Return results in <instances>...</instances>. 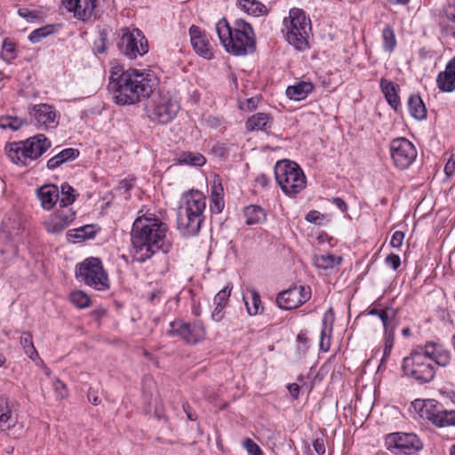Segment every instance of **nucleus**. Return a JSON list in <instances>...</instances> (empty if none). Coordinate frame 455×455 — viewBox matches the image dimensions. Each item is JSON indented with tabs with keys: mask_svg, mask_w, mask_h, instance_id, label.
I'll return each instance as SVG.
<instances>
[{
	"mask_svg": "<svg viewBox=\"0 0 455 455\" xmlns=\"http://www.w3.org/2000/svg\"><path fill=\"white\" fill-rule=\"evenodd\" d=\"M132 253L135 260L145 262L156 252L170 251L172 243L168 236V226L154 213L140 214L131 231Z\"/></svg>",
	"mask_w": 455,
	"mask_h": 455,
	"instance_id": "f257e3e1",
	"label": "nucleus"
},
{
	"mask_svg": "<svg viewBox=\"0 0 455 455\" xmlns=\"http://www.w3.org/2000/svg\"><path fill=\"white\" fill-rule=\"evenodd\" d=\"M155 81L149 73L136 68L124 70L121 66L112 68L109 76V91L117 105H133L149 97Z\"/></svg>",
	"mask_w": 455,
	"mask_h": 455,
	"instance_id": "f03ea898",
	"label": "nucleus"
},
{
	"mask_svg": "<svg viewBox=\"0 0 455 455\" xmlns=\"http://www.w3.org/2000/svg\"><path fill=\"white\" fill-rule=\"evenodd\" d=\"M216 32L225 50L235 56H244L256 49V39L251 25L242 19L230 26L225 18L216 23Z\"/></svg>",
	"mask_w": 455,
	"mask_h": 455,
	"instance_id": "7ed1b4c3",
	"label": "nucleus"
},
{
	"mask_svg": "<svg viewBox=\"0 0 455 455\" xmlns=\"http://www.w3.org/2000/svg\"><path fill=\"white\" fill-rule=\"evenodd\" d=\"M205 207L206 198L202 192L191 190L182 196L177 213V227L184 236L198 234Z\"/></svg>",
	"mask_w": 455,
	"mask_h": 455,
	"instance_id": "20e7f679",
	"label": "nucleus"
},
{
	"mask_svg": "<svg viewBox=\"0 0 455 455\" xmlns=\"http://www.w3.org/2000/svg\"><path fill=\"white\" fill-rule=\"evenodd\" d=\"M52 146L44 134H37L25 140L7 143L5 152L8 158L16 165L27 166L38 159Z\"/></svg>",
	"mask_w": 455,
	"mask_h": 455,
	"instance_id": "39448f33",
	"label": "nucleus"
},
{
	"mask_svg": "<svg viewBox=\"0 0 455 455\" xmlns=\"http://www.w3.org/2000/svg\"><path fill=\"white\" fill-rule=\"evenodd\" d=\"M283 29L285 39L298 51L308 48V32L311 30V21L305 12L299 8H291L288 17L283 20Z\"/></svg>",
	"mask_w": 455,
	"mask_h": 455,
	"instance_id": "423d86ee",
	"label": "nucleus"
},
{
	"mask_svg": "<svg viewBox=\"0 0 455 455\" xmlns=\"http://www.w3.org/2000/svg\"><path fill=\"white\" fill-rule=\"evenodd\" d=\"M275 176L281 189L289 196L299 194L306 188V176L294 162L283 160L275 166Z\"/></svg>",
	"mask_w": 455,
	"mask_h": 455,
	"instance_id": "0eeeda50",
	"label": "nucleus"
},
{
	"mask_svg": "<svg viewBox=\"0 0 455 455\" xmlns=\"http://www.w3.org/2000/svg\"><path fill=\"white\" fill-rule=\"evenodd\" d=\"M402 369L407 377L420 384L430 382L435 375V364L428 362L427 357L417 347L403 358Z\"/></svg>",
	"mask_w": 455,
	"mask_h": 455,
	"instance_id": "6e6552de",
	"label": "nucleus"
},
{
	"mask_svg": "<svg viewBox=\"0 0 455 455\" xmlns=\"http://www.w3.org/2000/svg\"><path fill=\"white\" fill-rule=\"evenodd\" d=\"M76 275L86 285L98 291L108 288V278L101 261L97 258H90L76 266Z\"/></svg>",
	"mask_w": 455,
	"mask_h": 455,
	"instance_id": "1a4fd4ad",
	"label": "nucleus"
},
{
	"mask_svg": "<svg viewBox=\"0 0 455 455\" xmlns=\"http://www.w3.org/2000/svg\"><path fill=\"white\" fill-rule=\"evenodd\" d=\"M119 35L118 48L129 59H136L148 52V41L139 28H123Z\"/></svg>",
	"mask_w": 455,
	"mask_h": 455,
	"instance_id": "9d476101",
	"label": "nucleus"
},
{
	"mask_svg": "<svg viewBox=\"0 0 455 455\" xmlns=\"http://www.w3.org/2000/svg\"><path fill=\"white\" fill-rule=\"evenodd\" d=\"M153 101L148 118L154 123L166 124L175 118L180 110L179 103L168 95L159 94Z\"/></svg>",
	"mask_w": 455,
	"mask_h": 455,
	"instance_id": "9b49d317",
	"label": "nucleus"
},
{
	"mask_svg": "<svg viewBox=\"0 0 455 455\" xmlns=\"http://www.w3.org/2000/svg\"><path fill=\"white\" fill-rule=\"evenodd\" d=\"M390 154L394 164L402 170L407 169L414 162L417 150L414 145L405 138H396L390 143Z\"/></svg>",
	"mask_w": 455,
	"mask_h": 455,
	"instance_id": "f8f14e48",
	"label": "nucleus"
},
{
	"mask_svg": "<svg viewBox=\"0 0 455 455\" xmlns=\"http://www.w3.org/2000/svg\"><path fill=\"white\" fill-rule=\"evenodd\" d=\"M387 449L397 453L410 455L422 448L418 436L412 433H393L386 439Z\"/></svg>",
	"mask_w": 455,
	"mask_h": 455,
	"instance_id": "ddd939ff",
	"label": "nucleus"
},
{
	"mask_svg": "<svg viewBox=\"0 0 455 455\" xmlns=\"http://www.w3.org/2000/svg\"><path fill=\"white\" fill-rule=\"evenodd\" d=\"M311 298L309 286H292L277 295L276 303L284 310H291L308 301Z\"/></svg>",
	"mask_w": 455,
	"mask_h": 455,
	"instance_id": "4468645a",
	"label": "nucleus"
},
{
	"mask_svg": "<svg viewBox=\"0 0 455 455\" xmlns=\"http://www.w3.org/2000/svg\"><path fill=\"white\" fill-rule=\"evenodd\" d=\"M170 335L180 336L188 343L195 344L204 339L206 331L203 323H195L193 324L181 321H175L170 323Z\"/></svg>",
	"mask_w": 455,
	"mask_h": 455,
	"instance_id": "2eb2a0df",
	"label": "nucleus"
},
{
	"mask_svg": "<svg viewBox=\"0 0 455 455\" xmlns=\"http://www.w3.org/2000/svg\"><path fill=\"white\" fill-rule=\"evenodd\" d=\"M76 219V212L70 207L59 208L44 221L45 230L49 234L62 233Z\"/></svg>",
	"mask_w": 455,
	"mask_h": 455,
	"instance_id": "dca6fc26",
	"label": "nucleus"
},
{
	"mask_svg": "<svg viewBox=\"0 0 455 455\" xmlns=\"http://www.w3.org/2000/svg\"><path fill=\"white\" fill-rule=\"evenodd\" d=\"M420 416L425 417L439 427L455 426V410L446 411L435 409V404L433 400L423 403Z\"/></svg>",
	"mask_w": 455,
	"mask_h": 455,
	"instance_id": "f3484780",
	"label": "nucleus"
},
{
	"mask_svg": "<svg viewBox=\"0 0 455 455\" xmlns=\"http://www.w3.org/2000/svg\"><path fill=\"white\" fill-rule=\"evenodd\" d=\"M30 115L36 125L41 129L55 128L59 124L60 115L52 105L44 103L35 105Z\"/></svg>",
	"mask_w": 455,
	"mask_h": 455,
	"instance_id": "a211bd4d",
	"label": "nucleus"
},
{
	"mask_svg": "<svg viewBox=\"0 0 455 455\" xmlns=\"http://www.w3.org/2000/svg\"><path fill=\"white\" fill-rule=\"evenodd\" d=\"M97 0H62V4L74 18L84 22L95 18Z\"/></svg>",
	"mask_w": 455,
	"mask_h": 455,
	"instance_id": "6ab92c4d",
	"label": "nucleus"
},
{
	"mask_svg": "<svg viewBox=\"0 0 455 455\" xmlns=\"http://www.w3.org/2000/svg\"><path fill=\"white\" fill-rule=\"evenodd\" d=\"M417 348L427 357L428 362L435 363V365L446 367L451 363V352L440 343L427 341L423 346L417 347Z\"/></svg>",
	"mask_w": 455,
	"mask_h": 455,
	"instance_id": "aec40b11",
	"label": "nucleus"
},
{
	"mask_svg": "<svg viewBox=\"0 0 455 455\" xmlns=\"http://www.w3.org/2000/svg\"><path fill=\"white\" fill-rule=\"evenodd\" d=\"M189 35L192 46L196 52L204 59L211 60L213 57V53L206 35L195 25L190 27Z\"/></svg>",
	"mask_w": 455,
	"mask_h": 455,
	"instance_id": "412c9836",
	"label": "nucleus"
},
{
	"mask_svg": "<svg viewBox=\"0 0 455 455\" xmlns=\"http://www.w3.org/2000/svg\"><path fill=\"white\" fill-rule=\"evenodd\" d=\"M436 85L443 92L455 91V56L446 64L445 69L438 74Z\"/></svg>",
	"mask_w": 455,
	"mask_h": 455,
	"instance_id": "4be33fe9",
	"label": "nucleus"
},
{
	"mask_svg": "<svg viewBox=\"0 0 455 455\" xmlns=\"http://www.w3.org/2000/svg\"><path fill=\"white\" fill-rule=\"evenodd\" d=\"M232 289L233 286L228 283L215 295L213 299L214 308L212 312V319L214 322H220L224 318V309L228 303Z\"/></svg>",
	"mask_w": 455,
	"mask_h": 455,
	"instance_id": "5701e85b",
	"label": "nucleus"
},
{
	"mask_svg": "<svg viewBox=\"0 0 455 455\" xmlns=\"http://www.w3.org/2000/svg\"><path fill=\"white\" fill-rule=\"evenodd\" d=\"M37 198L44 210H51L59 202L60 189L56 185L46 184L36 190Z\"/></svg>",
	"mask_w": 455,
	"mask_h": 455,
	"instance_id": "b1692460",
	"label": "nucleus"
},
{
	"mask_svg": "<svg viewBox=\"0 0 455 455\" xmlns=\"http://www.w3.org/2000/svg\"><path fill=\"white\" fill-rule=\"evenodd\" d=\"M380 89L389 106L395 111H398L401 108V101L398 95L399 86L392 81L382 78L380 80Z\"/></svg>",
	"mask_w": 455,
	"mask_h": 455,
	"instance_id": "393cba45",
	"label": "nucleus"
},
{
	"mask_svg": "<svg viewBox=\"0 0 455 455\" xmlns=\"http://www.w3.org/2000/svg\"><path fill=\"white\" fill-rule=\"evenodd\" d=\"M273 118L266 113H257L246 121V129L250 132L264 131L267 132L271 128Z\"/></svg>",
	"mask_w": 455,
	"mask_h": 455,
	"instance_id": "a878e982",
	"label": "nucleus"
},
{
	"mask_svg": "<svg viewBox=\"0 0 455 455\" xmlns=\"http://www.w3.org/2000/svg\"><path fill=\"white\" fill-rule=\"evenodd\" d=\"M314 85L309 81H300L286 89V95L290 100H302L313 91Z\"/></svg>",
	"mask_w": 455,
	"mask_h": 455,
	"instance_id": "bb28decb",
	"label": "nucleus"
},
{
	"mask_svg": "<svg viewBox=\"0 0 455 455\" xmlns=\"http://www.w3.org/2000/svg\"><path fill=\"white\" fill-rule=\"evenodd\" d=\"M79 156V150L73 148H68L61 150L47 161V168L50 170H55L60 167L62 164L75 160Z\"/></svg>",
	"mask_w": 455,
	"mask_h": 455,
	"instance_id": "cd10ccee",
	"label": "nucleus"
},
{
	"mask_svg": "<svg viewBox=\"0 0 455 455\" xmlns=\"http://www.w3.org/2000/svg\"><path fill=\"white\" fill-rule=\"evenodd\" d=\"M237 6L249 15L264 16L268 13L267 6L259 0H237Z\"/></svg>",
	"mask_w": 455,
	"mask_h": 455,
	"instance_id": "c85d7f7f",
	"label": "nucleus"
},
{
	"mask_svg": "<svg viewBox=\"0 0 455 455\" xmlns=\"http://www.w3.org/2000/svg\"><path fill=\"white\" fill-rule=\"evenodd\" d=\"M341 261V257H337L331 253L315 254L313 257L314 266L323 270L332 269L335 267L339 266Z\"/></svg>",
	"mask_w": 455,
	"mask_h": 455,
	"instance_id": "c756f323",
	"label": "nucleus"
},
{
	"mask_svg": "<svg viewBox=\"0 0 455 455\" xmlns=\"http://www.w3.org/2000/svg\"><path fill=\"white\" fill-rule=\"evenodd\" d=\"M408 108L411 116L416 120L422 121L427 118V108L419 95L411 94L409 97Z\"/></svg>",
	"mask_w": 455,
	"mask_h": 455,
	"instance_id": "7c9ffc66",
	"label": "nucleus"
},
{
	"mask_svg": "<svg viewBox=\"0 0 455 455\" xmlns=\"http://www.w3.org/2000/svg\"><path fill=\"white\" fill-rule=\"evenodd\" d=\"M243 212L247 225L260 224L263 223L267 219L266 211L259 205H249L244 208Z\"/></svg>",
	"mask_w": 455,
	"mask_h": 455,
	"instance_id": "2f4dec72",
	"label": "nucleus"
},
{
	"mask_svg": "<svg viewBox=\"0 0 455 455\" xmlns=\"http://www.w3.org/2000/svg\"><path fill=\"white\" fill-rule=\"evenodd\" d=\"M180 164L191 165L196 167L203 166L206 158L199 152L182 151L176 158Z\"/></svg>",
	"mask_w": 455,
	"mask_h": 455,
	"instance_id": "473e14b6",
	"label": "nucleus"
},
{
	"mask_svg": "<svg viewBox=\"0 0 455 455\" xmlns=\"http://www.w3.org/2000/svg\"><path fill=\"white\" fill-rule=\"evenodd\" d=\"M8 226L6 222L3 223V228L0 232V252L5 256V260H11L15 258L18 254L17 245L12 242H9L6 246L3 247V241L7 238V234H11L9 230H7Z\"/></svg>",
	"mask_w": 455,
	"mask_h": 455,
	"instance_id": "72a5a7b5",
	"label": "nucleus"
},
{
	"mask_svg": "<svg viewBox=\"0 0 455 455\" xmlns=\"http://www.w3.org/2000/svg\"><path fill=\"white\" fill-rule=\"evenodd\" d=\"M223 188L220 184H213L211 188V211L220 213L224 208Z\"/></svg>",
	"mask_w": 455,
	"mask_h": 455,
	"instance_id": "f704fd0d",
	"label": "nucleus"
},
{
	"mask_svg": "<svg viewBox=\"0 0 455 455\" xmlns=\"http://www.w3.org/2000/svg\"><path fill=\"white\" fill-rule=\"evenodd\" d=\"M247 291L251 295V302L247 300L245 296L243 297L247 312L250 315H256L263 308L259 293L252 287L248 288Z\"/></svg>",
	"mask_w": 455,
	"mask_h": 455,
	"instance_id": "c9c22d12",
	"label": "nucleus"
},
{
	"mask_svg": "<svg viewBox=\"0 0 455 455\" xmlns=\"http://www.w3.org/2000/svg\"><path fill=\"white\" fill-rule=\"evenodd\" d=\"M76 200L74 188L68 183H63L60 190V208L68 207Z\"/></svg>",
	"mask_w": 455,
	"mask_h": 455,
	"instance_id": "e433bc0d",
	"label": "nucleus"
},
{
	"mask_svg": "<svg viewBox=\"0 0 455 455\" xmlns=\"http://www.w3.org/2000/svg\"><path fill=\"white\" fill-rule=\"evenodd\" d=\"M397 312L393 307H385L381 309L379 319L382 322L385 331L395 330V320Z\"/></svg>",
	"mask_w": 455,
	"mask_h": 455,
	"instance_id": "4c0bfd02",
	"label": "nucleus"
},
{
	"mask_svg": "<svg viewBox=\"0 0 455 455\" xmlns=\"http://www.w3.org/2000/svg\"><path fill=\"white\" fill-rule=\"evenodd\" d=\"M20 343L25 352V354L32 360H36L38 357V353L34 347L32 335L29 332H22L20 337Z\"/></svg>",
	"mask_w": 455,
	"mask_h": 455,
	"instance_id": "58836bf2",
	"label": "nucleus"
},
{
	"mask_svg": "<svg viewBox=\"0 0 455 455\" xmlns=\"http://www.w3.org/2000/svg\"><path fill=\"white\" fill-rule=\"evenodd\" d=\"M92 226H84L78 228L71 229L68 232L67 236L68 240L73 243L79 242L84 240L86 238L92 237Z\"/></svg>",
	"mask_w": 455,
	"mask_h": 455,
	"instance_id": "ea45409f",
	"label": "nucleus"
},
{
	"mask_svg": "<svg viewBox=\"0 0 455 455\" xmlns=\"http://www.w3.org/2000/svg\"><path fill=\"white\" fill-rule=\"evenodd\" d=\"M383 48L387 52H392L396 46V38L393 28L387 25L382 30Z\"/></svg>",
	"mask_w": 455,
	"mask_h": 455,
	"instance_id": "a19ab883",
	"label": "nucleus"
},
{
	"mask_svg": "<svg viewBox=\"0 0 455 455\" xmlns=\"http://www.w3.org/2000/svg\"><path fill=\"white\" fill-rule=\"evenodd\" d=\"M24 121L12 116H5L0 117V128L3 130H12L17 131L19 130L23 124Z\"/></svg>",
	"mask_w": 455,
	"mask_h": 455,
	"instance_id": "79ce46f5",
	"label": "nucleus"
},
{
	"mask_svg": "<svg viewBox=\"0 0 455 455\" xmlns=\"http://www.w3.org/2000/svg\"><path fill=\"white\" fill-rule=\"evenodd\" d=\"M54 32V27L52 25L44 26L42 28H36L33 30L29 36L28 39L33 44L39 43L43 38L47 36L52 34Z\"/></svg>",
	"mask_w": 455,
	"mask_h": 455,
	"instance_id": "37998d69",
	"label": "nucleus"
},
{
	"mask_svg": "<svg viewBox=\"0 0 455 455\" xmlns=\"http://www.w3.org/2000/svg\"><path fill=\"white\" fill-rule=\"evenodd\" d=\"M70 301L79 308H84L90 305L89 296L81 291H75L69 295Z\"/></svg>",
	"mask_w": 455,
	"mask_h": 455,
	"instance_id": "c03bdc74",
	"label": "nucleus"
},
{
	"mask_svg": "<svg viewBox=\"0 0 455 455\" xmlns=\"http://www.w3.org/2000/svg\"><path fill=\"white\" fill-rule=\"evenodd\" d=\"M322 322H323V328L321 331L320 348L323 351L327 352L330 349V346H331L330 339H331V327L329 328V330H328L326 316H324L323 318Z\"/></svg>",
	"mask_w": 455,
	"mask_h": 455,
	"instance_id": "a18cd8bd",
	"label": "nucleus"
},
{
	"mask_svg": "<svg viewBox=\"0 0 455 455\" xmlns=\"http://www.w3.org/2000/svg\"><path fill=\"white\" fill-rule=\"evenodd\" d=\"M12 412L8 407V404L1 401L0 402V428L4 430L10 428L12 424L10 422Z\"/></svg>",
	"mask_w": 455,
	"mask_h": 455,
	"instance_id": "49530a36",
	"label": "nucleus"
},
{
	"mask_svg": "<svg viewBox=\"0 0 455 455\" xmlns=\"http://www.w3.org/2000/svg\"><path fill=\"white\" fill-rule=\"evenodd\" d=\"M385 347L383 358L389 356L395 343V330L385 331Z\"/></svg>",
	"mask_w": 455,
	"mask_h": 455,
	"instance_id": "de8ad7c7",
	"label": "nucleus"
},
{
	"mask_svg": "<svg viewBox=\"0 0 455 455\" xmlns=\"http://www.w3.org/2000/svg\"><path fill=\"white\" fill-rule=\"evenodd\" d=\"M16 52V45L10 38H5L3 42V54L7 59H14Z\"/></svg>",
	"mask_w": 455,
	"mask_h": 455,
	"instance_id": "09e8293b",
	"label": "nucleus"
},
{
	"mask_svg": "<svg viewBox=\"0 0 455 455\" xmlns=\"http://www.w3.org/2000/svg\"><path fill=\"white\" fill-rule=\"evenodd\" d=\"M243 445L251 455H263L260 447L251 439L246 438L243 442Z\"/></svg>",
	"mask_w": 455,
	"mask_h": 455,
	"instance_id": "8fccbe9b",
	"label": "nucleus"
},
{
	"mask_svg": "<svg viewBox=\"0 0 455 455\" xmlns=\"http://www.w3.org/2000/svg\"><path fill=\"white\" fill-rule=\"evenodd\" d=\"M18 14L21 18L25 19L28 22H33L38 19V12L29 10L28 8H20L18 10Z\"/></svg>",
	"mask_w": 455,
	"mask_h": 455,
	"instance_id": "3c124183",
	"label": "nucleus"
},
{
	"mask_svg": "<svg viewBox=\"0 0 455 455\" xmlns=\"http://www.w3.org/2000/svg\"><path fill=\"white\" fill-rule=\"evenodd\" d=\"M385 264L393 270H396L401 265V259L399 255L390 253L386 257Z\"/></svg>",
	"mask_w": 455,
	"mask_h": 455,
	"instance_id": "603ef678",
	"label": "nucleus"
},
{
	"mask_svg": "<svg viewBox=\"0 0 455 455\" xmlns=\"http://www.w3.org/2000/svg\"><path fill=\"white\" fill-rule=\"evenodd\" d=\"M444 173L450 178L455 173V154H451L444 166Z\"/></svg>",
	"mask_w": 455,
	"mask_h": 455,
	"instance_id": "864d4df0",
	"label": "nucleus"
},
{
	"mask_svg": "<svg viewBox=\"0 0 455 455\" xmlns=\"http://www.w3.org/2000/svg\"><path fill=\"white\" fill-rule=\"evenodd\" d=\"M324 219V216L323 214H322L321 212H317V211H310L309 212L307 213L306 217H305V220L307 221V222H310V223H321L322 220H323Z\"/></svg>",
	"mask_w": 455,
	"mask_h": 455,
	"instance_id": "5fc2aeb1",
	"label": "nucleus"
},
{
	"mask_svg": "<svg viewBox=\"0 0 455 455\" xmlns=\"http://www.w3.org/2000/svg\"><path fill=\"white\" fill-rule=\"evenodd\" d=\"M404 239V233L402 231H395L390 241V244L394 248H400Z\"/></svg>",
	"mask_w": 455,
	"mask_h": 455,
	"instance_id": "6e6d98bb",
	"label": "nucleus"
},
{
	"mask_svg": "<svg viewBox=\"0 0 455 455\" xmlns=\"http://www.w3.org/2000/svg\"><path fill=\"white\" fill-rule=\"evenodd\" d=\"M213 152L220 157H226L228 154V148L224 143H217L212 148Z\"/></svg>",
	"mask_w": 455,
	"mask_h": 455,
	"instance_id": "4d7b16f0",
	"label": "nucleus"
},
{
	"mask_svg": "<svg viewBox=\"0 0 455 455\" xmlns=\"http://www.w3.org/2000/svg\"><path fill=\"white\" fill-rule=\"evenodd\" d=\"M53 387L60 396L64 397L67 395L66 385L61 380L56 379L53 382Z\"/></svg>",
	"mask_w": 455,
	"mask_h": 455,
	"instance_id": "13d9d810",
	"label": "nucleus"
},
{
	"mask_svg": "<svg viewBox=\"0 0 455 455\" xmlns=\"http://www.w3.org/2000/svg\"><path fill=\"white\" fill-rule=\"evenodd\" d=\"M313 447H314L315 451L318 455H323L325 453V445H324V442L323 439H315L313 442Z\"/></svg>",
	"mask_w": 455,
	"mask_h": 455,
	"instance_id": "bf43d9fd",
	"label": "nucleus"
},
{
	"mask_svg": "<svg viewBox=\"0 0 455 455\" xmlns=\"http://www.w3.org/2000/svg\"><path fill=\"white\" fill-rule=\"evenodd\" d=\"M87 397L89 402L94 405H98L100 403V399L97 395V391L93 388H89Z\"/></svg>",
	"mask_w": 455,
	"mask_h": 455,
	"instance_id": "052dcab7",
	"label": "nucleus"
},
{
	"mask_svg": "<svg viewBox=\"0 0 455 455\" xmlns=\"http://www.w3.org/2000/svg\"><path fill=\"white\" fill-rule=\"evenodd\" d=\"M331 201L342 212H347V205L343 199L339 197H333Z\"/></svg>",
	"mask_w": 455,
	"mask_h": 455,
	"instance_id": "680f3d73",
	"label": "nucleus"
},
{
	"mask_svg": "<svg viewBox=\"0 0 455 455\" xmlns=\"http://www.w3.org/2000/svg\"><path fill=\"white\" fill-rule=\"evenodd\" d=\"M287 388L293 399H297L299 394V386L296 383H291L287 386Z\"/></svg>",
	"mask_w": 455,
	"mask_h": 455,
	"instance_id": "e2e57ef3",
	"label": "nucleus"
},
{
	"mask_svg": "<svg viewBox=\"0 0 455 455\" xmlns=\"http://www.w3.org/2000/svg\"><path fill=\"white\" fill-rule=\"evenodd\" d=\"M205 121L206 124L212 128H218L221 124V122L219 118L212 116H208Z\"/></svg>",
	"mask_w": 455,
	"mask_h": 455,
	"instance_id": "0e129e2a",
	"label": "nucleus"
},
{
	"mask_svg": "<svg viewBox=\"0 0 455 455\" xmlns=\"http://www.w3.org/2000/svg\"><path fill=\"white\" fill-rule=\"evenodd\" d=\"M445 15L447 20L450 21L455 22V13L451 12L450 9L445 11Z\"/></svg>",
	"mask_w": 455,
	"mask_h": 455,
	"instance_id": "69168bd1",
	"label": "nucleus"
},
{
	"mask_svg": "<svg viewBox=\"0 0 455 455\" xmlns=\"http://www.w3.org/2000/svg\"><path fill=\"white\" fill-rule=\"evenodd\" d=\"M188 407H189V406H188V404H184V405H183V409H184L185 412L187 413L188 418L190 420H195L196 418V417H194V415H193L191 412H189V411H188Z\"/></svg>",
	"mask_w": 455,
	"mask_h": 455,
	"instance_id": "338daca9",
	"label": "nucleus"
},
{
	"mask_svg": "<svg viewBox=\"0 0 455 455\" xmlns=\"http://www.w3.org/2000/svg\"><path fill=\"white\" fill-rule=\"evenodd\" d=\"M380 313H381V309H377V308H371V309H369V312H368L369 315H377L379 317Z\"/></svg>",
	"mask_w": 455,
	"mask_h": 455,
	"instance_id": "774afa93",
	"label": "nucleus"
}]
</instances>
